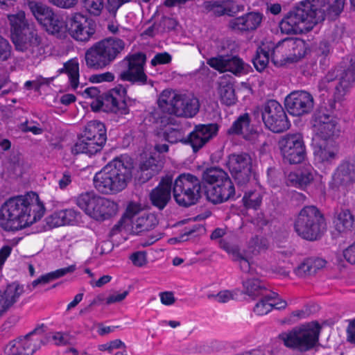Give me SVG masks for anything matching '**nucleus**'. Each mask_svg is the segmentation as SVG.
I'll return each mask as SVG.
<instances>
[{
  "mask_svg": "<svg viewBox=\"0 0 355 355\" xmlns=\"http://www.w3.org/2000/svg\"><path fill=\"white\" fill-rule=\"evenodd\" d=\"M345 0H306L291 10L279 22L283 33L300 34L311 31L313 26L324 21L326 17L334 19L343 10Z\"/></svg>",
  "mask_w": 355,
  "mask_h": 355,
  "instance_id": "obj_1",
  "label": "nucleus"
},
{
  "mask_svg": "<svg viewBox=\"0 0 355 355\" xmlns=\"http://www.w3.org/2000/svg\"><path fill=\"white\" fill-rule=\"evenodd\" d=\"M335 80L339 81V67H336L329 71L327 74L322 78L318 83V89L320 91L329 89V84Z\"/></svg>",
  "mask_w": 355,
  "mask_h": 355,
  "instance_id": "obj_54",
  "label": "nucleus"
},
{
  "mask_svg": "<svg viewBox=\"0 0 355 355\" xmlns=\"http://www.w3.org/2000/svg\"><path fill=\"white\" fill-rule=\"evenodd\" d=\"M132 163L127 157H116L96 173L95 188L104 194H116L124 190L132 177Z\"/></svg>",
  "mask_w": 355,
  "mask_h": 355,
  "instance_id": "obj_3",
  "label": "nucleus"
},
{
  "mask_svg": "<svg viewBox=\"0 0 355 355\" xmlns=\"http://www.w3.org/2000/svg\"><path fill=\"white\" fill-rule=\"evenodd\" d=\"M345 32L343 24H335L327 33L328 38L333 42L338 43L341 41Z\"/></svg>",
  "mask_w": 355,
  "mask_h": 355,
  "instance_id": "obj_57",
  "label": "nucleus"
},
{
  "mask_svg": "<svg viewBox=\"0 0 355 355\" xmlns=\"http://www.w3.org/2000/svg\"><path fill=\"white\" fill-rule=\"evenodd\" d=\"M59 73H66L68 75L69 83L72 89L76 90L79 85V64L75 59H71L64 64L63 68L59 69Z\"/></svg>",
  "mask_w": 355,
  "mask_h": 355,
  "instance_id": "obj_44",
  "label": "nucleus"
},
{
  "mask_svg": "<svg viewBox=\"0 0 355 355\" xmlns=\"http://www.w3.org/2000/svg\"><path fill=\"white\" fill-rule=\"evenodd\" d=\"M237 187L243 190L246 189L253 180L252 169L230 173Z\"/></svg>",
  "mask_w": 355,
  "mask_h": 355,
  "instance_id": "obj_50",
  "label": "nucleus"
},
{
  "mask_svg": "<svg viewBox=\"0 0 355 355\" xmlns=\"http://www.w3.org/2000/svg\"><path fill=\"white\" fill-rule=\"evenodd\" d=\"M132 263L138 267L144 266L146 262V254L145 252L138 251L132 254L130 257Z\"/></svg>",
  "mask_w": 355,
  "mask_h": 355,
  "instance_id": "obj_63",
  "label": "nucleus"
},
{
  "mask_svg": "<svg viewBox=\"0 0 355 355\" xmlns=\"http://www.w3.org/2000/svg\"><path fill=\"white\" fill-rule=\"evenodd\" d=\"M345 95L344 93L335 90L334 94V98L330 99L328 102L329 108L328 110L329 113L334 115V112L336 111H339L342 107V98Z\"/></svg>",
  "mask_w": 355,
  "mask_h": 355,
  "instance_id": "obj_58",
  "label": "nucleus"
},
{
  "mask_svg": "<svg viewBox=\"0 0 355 355\" xmlns=\"http://www.w3.org/2000/svg\"><path fill=\"white\" fill-rule=\"evenodd\" d=\"M279 147L284 162L291 164L301 163L305 158V145L300 134L284 136L279 140Z\"/></svg>",
  "mask_w": 355,
  "mask_h": 355,
  "instance_id": "obj_14",
  "label": "nucleus"
},
{
  "mask_svg": "<svg viewBox=\"0 0 355 355\" xmlns=\"http://www.w3.org/2000/svg\"><path fill=\"white\" fill-rule=\"evenodd\" d=\"M134 228L138 233L154 229L158 224L157 216L151 213H142L134 221Z\"/></svg>",
  "mask_w": 355,
  "mask_h": 355,
  "instance_id": "obj_42",
  "label": "nucleus"
},
{
  "mask_svg": "<svg viewBox=\"0 0 355 355\" xmlns=\"http://www.w3.org/2000/svg\"><path fill=\"white\" fill-rule=\"evenodd\" d=\"M314 130L316 136L324 141L337 138L341 133V128L336 118L324 125L315 128Z\"/></svg>",
  "mask_w": 355,
  "mask_h": 355,
  "instance_id": "obj_38",
  "label": "nucleus"
},
{
  "mask_svg": "<svg viewBox=\"0 0 355 355\" xmlns=\"http://www.w3.org/2000/svg\"><path fill=\"white\" fill-rule=\"evenodd\" d=\"M233 261L239 263L241 270L246 274L253 276L257 273L256 269L253 266V263L245 258L240 252L236 254L233 257Z\"/></svg>",
  "mask_w": 355,
  "mask_h": 355,
  "instance_id": "obj_53",
  "label": "nucleus"
},
{
  "mask_svg": "<svg viewBox=\"0 0 355 355\" xmlns=\"http://www.w3.org/2000/svg\"><path fill=\"white\" fill-rule=\"evenodd\" d=\"M262 14L251 12L241 17L232 19L229 22V27L234 31L248 32L256 30L261 23Z\"/></svg>",
  "mask_w": 355,
  "mask_h": 355,
  "instance_id": "obj_23",
  "label": "nucleus"
},
{
  "mask_svg": "<svg viewBox=\"0 0 355 355\" xmlns=\"http://www.w3.org/2000/svg\"><path fill=\"white\" fill-rule=\"evenodd\" d=\"M161 123L169 125L164 130V139L170 144L182 142L186 144L184 131L179 125L175 124V119L172 116L164 115L160 117Z\"/></svg>",
  "mask_w": 355,
  "mask_h": 355,
  "instance_id": "obj_24",
  "label": "nucleus"
},
{
  "mask_svg": "<svg viewBox=\"0 0 355 355\" xmlns=\"http://www.w3.org/2000/svg\"><path fill=\"white\" fill-rule=\"evenodd\" d=\"M321 329V325L317 321H313L295 327L291 331L282 332L279 335V338L287 347L306 352L318 343Z\"/></svg>",
  "mask_w": 355,
  "mask_h": 355,
  "instance_id": "obj_9",
  "label": "nucleus"
},
{
  "mask_svg": "<svg viewBox=\"0 0 355 355\" xmlns=\"http://www.w3.org/2000/svg\"><path fill=\"white\" fill-rule=\"evenodd\" d=\"M60 211H55L46 218V222L49 228L64 225Z\"/></svg>",
  "mask_w": 355,
  "mask_h": 355,
  "instance_id": "obj_62",
  "label": "nucleus"
},
{
  "mask_svg": "<svg viewBox=\"0 0 355 355\" xmlns=\"http://www.w3.org/2000/svg\"><path fill=\"white\" fill-rule=\"evenodd\" d=\"M278 294L272 292L269 295L263 296L254 308V311L259 315H263L272 310V301L277 298Z\"/></svg>",
  "mask_w": 355,
  "mask_h": 355,
  "instance_id": "obj_49",
  "label": "nucleus"
},
{
  "mask_svg": "<svg viewBox=\"0 0 355 355\" xmlns=\"http://www.w3.org/2000/svg\"><path fill=\"white\" fill-rule=\"evenodd\" d=\"M44 324L36 327L32 331L26 334L24 338H19L10 343L8 347L14 355H33L42 345L49 341V337L42 338L46 331Z\"/></svg>",
  "mask_w": 355,
  "mask_h": 355,
  "instance_id": "obj_13",
  "label": "nucleus"
},
{
  "mask_svg": "<svg viewBox=\"0 0 355 355\" xmlns=\"http://www.w3.org/2000/svg\"><path fill=\"white\" fill-rule=\"evenodd\" d=\"M10 26L11 39L18 51L24 52L26 56L37 58L43 53L40 37L33 24L26 19L25 12L19 11L8 15Z\"/></svg>",
  "mask_w": 355,
  "mask_h": 355,
  "instance_id": "obj_4",
  "label": "nucleus"
},
{
  "mask_svg": "<svg viewBox=\"0 0 355 355\" xmlns=\"http://www.w3.org/2000/svg\"><path fill=\"white\" fill-rule=\"evenodd\" d=\"M284 40V49L290 58V62H296L303 58L306 53V44L302 40L286 37Z\"/></svg>",
  "mask_w": 355,
  "mask_h": 355,
  "instance_id": "obj_30",
  "label": "nucleus"
},
{
  "mask_svg": "<svg viewBox=\"0 0 355 355\" xmlns=\"http://www.w3.org/2000/svg\"><path fill=\"white\" fill-rule=\"evenodd\" d=\"M44 211L35 193L10 198L0 207V227L5 231L22 230L40 220Z\"/></svg>",
  "mask_w": 355,
  "mask_h": 355,
  "instance_id": "obj_2",
  "label": "nucleus"
},
{
  "mask_svg": "<svg viewBox=\"0 0 355 355\" xmlns=\"http://www.w3.org/2000/svg\"><path fill=\"white\" fill-rule=\"evenodd\" d=\"M76 269V265H71L68 267L58 269L53 272L47 273L37 278L32 282L33 288L36 287L39 284H46L52 280L56 279L61 277L64 276L67 273L73 272Z\"/></svg>",
  "mask_w": 355,
  "mask_h": 355,
  "instance_id": "obj_46",
  "label": "nucleus"
},
{
  "mask_svg": "<svg viewBox=\"0 0 355 355\" xmlns=\"http://www.w3.org/2000/svg\"><path fill=\"white\" fill-rule=\"evenodd\" d=\"M119 95V90L116 88L110 93L103 94L101 100L91 103L93 110L103 112H111L116 114H126L129 113V107L131 106L135 101L130 99H119L116 96Z\"/></svg>",
  "mask_w": 355,
  "mask_h": 355,
  "instance_id": "obj_17",
  "label": "nucleus"
},
{
  "mask_svg": "<svg viewBox=\"0 0 355 355\" xmlns=\"http://www.w3.org/2000/svg\"><path fill=\"white\" fill-rule=\"evenodd\" d=\"M60 216L63 220L64 225H73L77 223L80 218V212L73 209H68L64 210H60Z\"/></svg>",
  "mask_w": 355,
  "mask_h": 355,
  "instance_id": "obj_56",
  "label": "nucleus"
},
{
  "mask_svg": "<svg viewBox=\"0 0 355 355\" xmlns=\"http://www.w3.org/2000/svg\"><path fill=\"white\" fill-rule=\"evenodd\" d=\"M24 291V286L16 282L8 284L4 291H0V318L14 306Z\"/></svg>",
  "mask_w": 355,
  "mask_h": 355,
  "instance_id": "obj_22",
  "label": "nucleus"
},
{
  "mask_svg": "<svg viewBox=\"0 0 355 355\" xmlns=\"http://www.w3.org/2000/svg\"><path fill=\"white\" fill-rule=\"evenodd\" d=\"M146 60V55L143 53H137L126 57L123 62L127 64V69L119 73V79L123 81L130 82L132 84L153 86V82L148 80V76L144 73V66Z\"/></svg>",
  "mask_w": 355,
  "mask_h": 355,
  "instance_id": "obj_12",
  "label": "nucleus"
},
{
  "mask_svg": "<svg viewBox=\"0 0 355 355\" xmlns=\"http://www.w3.org/2000/svg\"><path fill=\"white\" fill-rule=\"evenodd\" d=\"M172 186L173 198L180 206L189 207L196 204L202 197L200 180L190 173L180 175Z\"/></svg>",
  "mask_w": 355,
  "mask_h": 355,
  "instance_id": "obj_10",
  "label": "nucleus"
},
{
  "mask_svg": "<svg viewBox=\"0 0 355 355\" xmlns=\"http://www.w3.org/2000/svg\"><path fill=\"white\" fill-rule=\"evenodd\" d=\"M336 186H347L355 182V159L343 162L333 176Z\"/></svg>",
  "mask_w": 355,
  "mask_h": 355,
  "instance_id": "obj_25",
  "label": "nucleus"
},
{
  "mask_svg": "<svg viewBox=\"0 0 355 355\" xmlns=\"http://www.w3.org/2000/svg\"><path fill=\"white\" fill-rule=\"evenodd\" d=\"M95 31V22L79 12L74 13L67 20V33L76 40L87 42Z\"/></svg>",
  "mask_w": 355,
  "mask_h": 355,
  "instance_id": "obj_15",
  "label": "nucleus"
},
{
  "mask_svg": "<svg viewBox=\"0 0 355 355\" xmlns=\"http://www.w3.org/2000/svg\"><path fill=\"white\" fill-rule=\"evenodd\" d=\"M284 40L279 41L277 45L272 49L270 57L272 62L276 66H282L290 62L288 54L286 49H284Z\"/></svg>",
  "mask_w": 355,
  "mask_h": 355,
  "instance_id": "obj_47",
  "label": "nucleus"
},
{
  "mask_svg": "<svg viewBox=\"0 0 355 355\" xmlns=\"http://www.w3.org/2000/svg\"><path fill=\"white\" fill-rule=\"evenodd\" d=\"M172 60L171 55L167 52L158 53L151 60V64L157 66L159 64H165L170 63Z\"/></svg>",
  "mask_w": 355,
  "mask_h": 355,
  "instance_id": "obj_61",
  "label": "nucleus"
},
{
  "mask_svg": "<svg viewBox=\"0 0 355 355\" xmlns=\"http://www.w3.org/2000/svg\"><path fill=\"white\" fill-rule=\"evenodd\" d=\"M98 198L99 196L94 192L83 193L77 197L76 204L86 214L91 217Z\"/></svg>",
  "mask_w": 355,
  "mask_h": 355,
  "instance_id": "obj_45",
  "label": "nucleus"
},
{
  "mask_svg": "<svg viewBox=\"0 0 355 355\" xmlns=\"http://www.w3.org/2000/svg\"><path fill=\"white\" fill-rule=\"evenodd\" d=\"M91 216L96 220H104L114 216L118 211V205L107 198L99 196Z\"/></svg>",
  "mask_w": 355,
  "mask_h": 355,
  "instance_id": "obj_27",
  "label": "nucleus"
},
{
  "mask_svg": "<svg viewBox=\"0 0 355 355\" xmlns=\"http://www.w3.org/2000/svg\"><path fill=\"white\" fill-rule=\"evenodd\" d=\"M125 48V42L116 37H107L94 43L85 53L87 66L103 69L112 63Z\"/></svg>",
  "mask_w": 355,
  "mask_h": 355,
  "instance_id": "obj_6",
  "label": "nucleus"
},
{
  "mask_svg": "<svg viewBox=\"0 0 355 355\" xmlns=\"http://www.w3.org/2000/svg\"><path fill=\"white\" fill-rule=\"evenodd\" d=\"M326 261L321 258H309L302 263L295 270L298 276L312 275L324 268Z\"/></svg>",
  "mask_w": 355,
  "mask_h": 355,
  "instance_id": "obj_39",
  "label": "nucleus"
},
{
  "mask_svg": "<svg viewBox=\"0 0 355 355\" xmlns=\"http://www.w3.org/2000/svg\"><path fill=\"white\" fill-rule=\"evenodd\" d=\"M323 214L315 206L304 207L294 222V230L301 238L313 241L319 239L325 230Z\"/></svg>",
  "mask_w": 355,
  "mask_h": 355,
  "instance_id": "obj_7",
  "label": "nucleus"
},
{
  "mask_svg": "<svg viewBox=\"0 0 355 355\" xmlns=\"http://www.w3.org/2000/svg\"><path fill=\"white\" fill-rule=\"evenodd\" d=\"M43 27L47 32L57 37L64 38L67 36V21H64L60 15L55 12Z\"/></svg>",
  "mask_w": 355,
  "mask_h": 355,
  "instance_id": "obj_37",
  "label": "nucleus"
},
{
  "mask_svg": "<svg viewBox=\"0 0 355 355\" xmlns=\"http://www.w3.org/2000/svg\"><path fill=\"white\" fill-rule=\"evenodd\" d=\"M227 164L230 173L252 169V158L245 153L230 155Z\"/></svg>",
  "mask_w": 355,
  "mask_h": 355,
  "instance_id": "obj_32",
  "label": "nucleus"
},
{
  "mask_svg": "<svg viewBox=\"0 0 355 355\" xmlns=\"http://www.w3.org/2000/svg\"><path fill=\"white\" fill-rule=\"evenodd\" d=\"M218 131V125L216 123L197 125L186 137V144H189L196 153L215 137Z\"/></svg>",
  "mask_w": 355,
  "mask_h": 355,
  "instance_id": "obj_19",
  "label": "nucleus"
},
{
  "mask_svg": "<svg viewBox=\"0 0 355 355\" xmlns=\"http://www.w3.org/2000/svg\"><path fill=\"white\" fill-rule=\"evenodd\" d=\"M336 117L329 113L327 107H319L312 115V125L313 128H317L319 126L324 125V124L329 123Z\"/></svg>",
  "mask_w": 355,
  "mask_h": 355,
  "instance_id": "obj_48",
  "label": "nucleus"
},
{
  "mask_svg": "<svg viewBox=\"0 0 355 355\" xmlns=\"http://www.w3.org/2000/svg\"><path fill=\"white\" fill-rule=\"evenodd\" d=\"M28 7L37 21L43 26L54 12L47 6L36 1L28 2Z\"/></svg>",
  "mask_w": 355,
  "mask_h": 355,
  "instance_id": "obj_41",
  "label": "nucleus"
},
{
  "mask_svg": "<svg viewBox=\"0 0 355 355\" xmlns=\"http://www.w3.org/2000/svg\"><path fill=\"white\" fill-rule=\"evenodd\" d=\"M83 135L87 138L96 139L105 144L107 141L106 128L104 123L99 121H91L87 123L83 131Z\"/></svg>",
  "mask_w": 355,
  "mask_h": 355,
  "instance_id": "obj_36",
  "label": "nucleus"
},
{
  "mask_svg": "<svg viewBox=\"0 0 355 355\" xmlns=\"http://www.w3.org/2000/svg\"><path fill=\"white\" fill-rule=\"evenodd\" d=\"M218 93L221 102L230 106L236 103V96L234 85L226 80H223L219 83Z\"/></svg>",
  "mask_w": 355,
  "mask_h": 355,
  "instance_id": "obj_43",
  "label": "nucleus"
},
{
  "mask_svg": "<svg viewBox=\"0 0 355 355\" xmlns=\"http://www.w3.org/2000/svg\"><path fill=\"white\" fill-rule=\"evenodd\" d=\"M207 199L213 204L226 202L235 195V187L228 174L218 167L207 168L201 175Z\"/></svg>",
  "mask_w": 355,
  "mask_h": 355,
  "instance_id": "obj_5",
  "label": "nucleus"
},
{
  "mask_svg": "<svg viewBox=\"0 0 355 355\" xmlns=\"http://www.w3.org/2000/svg\"><path fill=\"white\" fill-rule=\"evenodd\" d=\"M254 114L261 115L265 126L273 132H283L291 126L284 107L275 100L267 101L261 107H257Z\"/></svg>",
  "mask_w": 355,
  "mask_h": 355,
  "instance_id": "obj_11",
  "label": "nucleus"
},
{
  "mask_svg": "<svg viewBox=\"0 0 355 355\" xmlns=\"http://www.w3.org/2000/svg\"><path fill=\"white\" fill-rule=\"evenodd\" d=\"M163 164L162 159L155 156H150L145 160L140 166L139 179L141 181L146 182L158 174L163 168Z\"/></svg>",
  "mask_w": 355,
  "mask_h": 355,
  "instance_id": "obj_29",
  "label": "nucleus"
},
{
  "mask_svg": "<svg viewBox=\"0 0 355 355\" xmlns=\"http://www.w3.org/2000/svg\"><path fill=\"white\" fill-rule=\"evenodd\" d=\"M158 107L168 116L193 117L198 113L200 105L196 98L164 90L158 98Z\"/></svg>",
  "mask_w": 355,
  "mask_h": 355,
  "instance_id": "obj_8",
  "label": "nucleus"
},
{
  "mask_svg": "<svg viewBox=\"0 0 355 355\" xmlns=\"http://www.w3.org/2000/svg\"><path fill=\"white\" fill-rule=\"evenodd\" d=\"M355 82V62L351 60L347 68L339 67V81L335 86V90L345 94L346 90Z\"/></svg>",
  "mask_w": 355,
  "mask_h": 355,
  "instance_id": "obj_34",
  "label": "nucleus"
},
{
  "mask_svg": "<svg viewBox=\"0 0 355 355\" xmlns=\"http://www.w3.org/2000/svg\"><path fill=\"white\" fill-rule=\"evenodd\" d=\"M270 60V50L266 47H259L256 55L252 59L254 67L258 71H263L268 66Z\"/></svg>",
  "mask_w": 355,
  "mask_h": 355,
  "instance_id": "obj_51",
  "label": "nucleus"
},
{
  "mask_svg": "<svg viewBox=\"0 0 355 355\" xmlns=\"http://www.w3.org/2000/svg\"><path fill=\"white\" fill-rule=\"evenodd\" d=\"M95 140L83 135L72 148V153L73 154L85 153L92 156L101 152L105 144Z\"/></svg>",
  "mask_w": 355,
  "mask_h": 355,
  "instance_id": "obj_28",
  "label": "nucleus"
},
{
  "mask_svg": "<svg viewBox=\"0 0 355 355\" xmlns=\"http://www.w3.org/2000/svg\"><path fill=\"white\" fill-rule=\"evenodd\" d=\"M125 345L121 340L116 339L106 344L99 346L101 351H108L111 352L114 349L125 348Z\"/></svg>",
  "mask_w": 355,
  "mask_h": 355,
  "instance_id": "obj_64",
  "label": "nucleus"
},
{
  "mask_svg": "<svg viewBox=\"0 0 355 355\" xmlns=\"http://www.w3.org/2000/svg\"><path fill=\"white\" fill-rule=\"evenodd\" d=\"M205 233V228L203 225L196 224L192 227H187L184 230V233L180 236L181 241H184V236H197Z\"/></svg>",
  "mask_w": 355,
  "mask_h": 355,
  "instance_id": "obj_60",
  "label": "nucleus"
},
{
  "mask_svg": "<svg viewBox=\"0 0 355 355\" xmlns=\"http://www.w3.org/2000/svg\"><path fill=\"white\" fill-rule=\"evenodd\" d=\"M207 63L211 68L219 71H230L235 75L244 73V62L237 56L218 55L207 60Z\"/></svg>",
  "mask_w": 355,
  "mask_h": 355,
  "instance_id": "obj_21",
  "label": "nucleus"
},
{
  "mask_svg": "<svg viewBox=\"0 0 355 355\" xmlns=\"http://www.w3.org/2000/svg\"><path fill=\"white\" fill-rule=\"evenodd\" d=\"M12 47L8 41L0 35V62L8 60L11 55Z\"/></svg>",
  "mask_w": 355,
  "mask_h": 355,
  "instance_id": "obj_59",
  "label": "nucleus"
},
{
  "mask_svg": "<svg viewBox=\"0 0 355 355\" xmlns=\"http://www.w3.org/2000/svg\"><path fill=\"white\" fill-rule=\"evenodd\" d=\"M85 9L92 15L98 16L104 7L103 0H83Z\"/></svg>",
  "mask_w": 355,
  "mask_h": 355,
  "instance_id": "obj_55",
  "label": "nucleus"
},
{
  "mask_svg": "<svg viewBox=\"0 0 355 355\" xmlns=\"http://www.w3.org/2000/svg\"><path fill=\"white\" fill-rule=\"evenodd\" d=\"M250 123L249 114L244 113L233 122L227 133L229 135L242 136L244 139L257 145H268L266 141H263L265 137L264 134L254 130Z\"/></svg>",
  "mask_w": 355,
  "mask_h": 355,
  "instance_id": "obj_16",
  "label": "nucleus"
},
{
  "mask_svg": "<svg viewBox=\"0 0 355 355\" xmlns=\"http://www.w3.org/2000/svg\"><path fill=\"white\" fill-rule=\"evenodd\" d=\"M334 223L337 231L345 232L352 228L354 218L349 209L338 207L334 214Z\"/></svg>",
  "mask_w": 355,
  "mask_h": 355,
  "instance_id": "obj_31",
  "label": "nucleus"
},
{
  "mask_svg": "<svg viewBox=\"0 0 355 355\" xmlns=\"http://www.w3.org/2000/svg\"><path fill=\"white\" fill-rule=\"evenodd\" d=\"M242 284L243 287V293L252 298L263 295L267 289L265 283L254 277H248L243 281Z\"/></svg>",
  "mask_w": 355,
  "mask_h": 355,
  "instance_id": "obj_40",
  "label": "nucleus"
},
{
  "mask_svg": "<svg viewBox=\"0 0 355 355\" xmlns=\"http://www.w3.org/2000/svg\"><path fill=\"white\" fill-rule=\"evenodd\" d=\"M288 112L295 116H302L310 113L314 106L313 96L303 90L294 91L285 98Z\"/></svg>",
  "mask_w": 355,
  "mask_h": 355,
  "instance_id": "obj_18",
  "label": "nucleus"
},
{
  "mask_svg": "<svg viewBox=\"0 0 355 355\" xmlns=\"http://www.w3.org/2000/svg\"><path fill=\"white\" fill-rule=\"evenodd\" d=\"M203 8L207 12H211L216 16L227 15H233L241 10L239 6L233 1H206L203 3Z\"/></svg>",
  "mask_w": 355,
  "mask_h": 355,
  "instance_id": "obj_26",
  "label": "nucleus"
},
{
  "mask_svg": "<svg viewBox=\"0 0 355 355\" xmlns=\"http://www.w3.org/2000/svg\"><path fill=\"white\" fill-rule=\"evenodd\" d=\"M262 195L257 191L245 192L243 197V202L245 207L257 209L261 204Z\"/></svg>",
  "mask_w": 355,
  "mask_h": 355,
  "instance_id": "obj_52",
  "label": "nucleus"
},
{
  "mask_svg": "<svg viewBox=\"0 0 355 355\" xmlns=\"http://www.w3.org/2000/svg\"><path fill=\"white\" fill-rule=\"evenodd\" d=\"M313 147L315 157L320 162H331L337 156L336 150L328 141H315Z\"/></svg>",
  "mask_w": 355,
  "mask_h": 355,
  "instance_id": "obj_33",
  "label": "nucleus"
},
{
  "mask_svg": "<svg viewBox=\"0 0 355 355\" xmlns=\"http://www.w3.org/2000/svg\"><path fill=\"white\" fill-rule=\"evenodd\" d=\"M315 171L311 166L306 167L302 170L291 172L288 175V181L293 186L305 187L309 184L314 178Z\"/></svg>",
  "mask_w": 355,
  "mask_h": 355,
  "instance_id": "obj_35",
  "label": "nucleus"
},
{
  "mask_svg": "<svg viewBox=\"0 0 355 355\" xmlns=\"http://www.w3.org/2000/svg\"><path fill=\"white\" fill-rule=\"evenodd\" d=\"M173 178L166 175L162 178L159 184L150 193L151 204L159 210L164 209L171 200Z\"/></svg>",
  "mask_w": 355,
  "mask_h": 355,
  "instance_id": "obj_20",
  "label": "nucleus"
}]
</instances>
